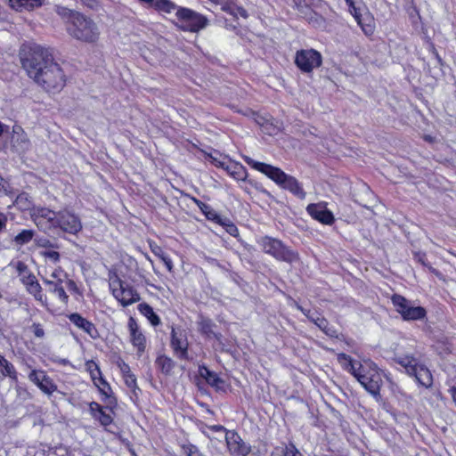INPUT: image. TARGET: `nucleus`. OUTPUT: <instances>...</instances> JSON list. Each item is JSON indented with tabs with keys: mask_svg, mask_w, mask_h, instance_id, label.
<instances>
[{
	"mask_svg": "<svg viewBox=\"0 0 456 456\" xmlns=\"http://www.w3.org/2000/svg\"><path fill=\"white\" fill-rule=\"evenodd\" d=\"M19 57L28 76L50 93H57L66 85V75L53 60L50 49L35 43L21 45Z\"/></svg>",
	"mask_w": 456,
	"mask_h": 456,
	"instance_id": "f257e3e1",
	"label": "nucleus"
},
{
	"mask_svg": "<svg viewBox=\"0 0 456 456\" xmlns=\"http://www.w3.org/2000/svg\"><path fill=\"white\" fill-rule=\"evenodd\" d=\"M244 159L245 162L252 168L265 174L278 185L281 186L285 190L289 191L297 198L301 200L305 198V191L303 190L300 183L294 176L287 175L279 167L266 163L256 161L249 157H245Z\"/></svg>",
	"mask_w": 456,
	"mask_h": 456,
	"instance_id": "f03ea898",
	"label": "nucleus"
},
{
	"mask_svg": "<svg viewBox=\"0 0 456 456\" xmlns=\"http://www.w3.org/2000/svg\"><path fill=\"white\" fill-rule=\"evenodd\" d=\"M339 363L348 371H350L361 383V385L371 395H377L379 393V382L374 379L375 375L367 373L366 367L376 371V364L372 362H364L365 365L353 361V359L346 354H340L338 356Z\"/></svg>",
	"mask_w": 456,
	"mask_h": 456,
	"instance_id": "7ed1b4c3",
	"label": "nucleus"
},
{
	"mask_svg": "<svg viewBox=\"0 0 456 456\" xmlns=\"http://www.w3.org/2000/svg\"><path fill=\"white\" fill-rule=\"evenodd\" d=\"M68 31L74 38L87 43L95 42L100 35L96 23L81 13L75 14V20L68 27Z\"/></svg>",
	"mask_w": 456,
	"mask_h": 456,
	"instance_id": "20e7f679",
	"label": "nucleus"
},
{
	"mask_svg": "<svg viewBox=\"0 0 456 456\" xmlns=\"http://www.w3.org/2000/svg\"><path fill=\"white\" fill-rule=\"evenodd\" d=\"M395 361L405 368L407 373L414 376L416 380L425 387H430L433 383V378L430 370L419 364L418 360L412 355H399L396 356Z\"/></svg>",
	"mask_w": 456,
	"mask_h": 456,
	"instance_id": "39448f33",
	"label": "nucleus"
},
{
	"mask_svg": "<svg viewBox=\"0 0 456 456\" xmlns=\"http://www.w3.org/2000/svg\"><path fill=\"white\" fill-rule=\"evenodd\" d=\"M260 245L265 253L273 256L279 261L293 263L298 258L297 254L286 247L280 240L265 236L261 239Z\"/></svg>",
	"mask_w": 456,
	"mask_h": 456,
	"instance_id": "423d86ee",
	"label": "nucleus"
},
{
	"mask_svg": "<svg viewBox=\"0 0 456 456\" xmlns=\"http://www.w3.org/2000/svg\"><path fill=\"white\" fill-rule=\"evenodd\" d=\"M110 288L114 297L118 300L123 306L130 305L141 299L137 290L118 276L110 280Z\"/></svg>",
	"mask_w": 456,
	"mask_h": 456,
	"instance_id": "0eeeda50",
	"label": "nucleus"
},
{
	"mask_svg": "<svg viewBox=\"0 0 456 456\" xmlns=\"http://www.w3.org/2000/svg\"><path fill=\"white\" fill-rule=\"evenodd\" d=\"M322 63V56L314 49H302L296 53L295 64L304 73H311Z\"/></svg>",
	"mask_w": 456,
	"mask_h": 456,
	"instance_id": "6e6552de",
	"label": "nucleus"
},
{
	"mask_svg": "<svg viewBox=\"0 0 456 456\" xmlns=\"http://www.w3.org/2000/svg\"><path fill=\"white\" fill-rule=\"evenodd\" d=\"M392 303L396 311L402 315L403 320L415 321L421 320L426 316V310L421 306H412L410 302L403 296L395 294L392 297Z\"/></svg>",
	"mask_w": 456,
	"mask_h": 456,
	"instance_id": "1a4fd4ad",
	"label": "nucleus"
},
{
	"mask_svg": "<svg viewBox=\"0 0 456 456\" xmlns=\"http://www.w3.org/2000/svg\"><path fill=\"white\" fill-rule=\"evenodd\" d=\"M83 228L81 219L69 209L58 211L55 229L72 235L77 234Z\"/></svg>",
	"mask_w": 456,
	"mask_h": 456,
	"instance_id": "9d476101",
	"label": "nucleus"
},
{
	"mask_svg": "<svg viewBox=\"0 0 456 456\" xmlns=\"http://www.w3.org/2000/svg\"><path fill=\"white\" fill-rule=\"evenodd\" d=\"M177 19L183 23V29L191 32H197L208 24L206 17L187 8L177 10Z\"/></svg>",
	"mask_w": 456,
	"mask_h": 456,
	"instance_id": "9b49d317",
	"label": "nucleus"
},
{
	"mask_svg": "<svg viewBox=\"0 0 456 456\" xmlns=\"http://www.w3.org/2000/svg\"><path fill=\"white\" fill-rule=\"evenodd\" d=\"M58 212L47 208L34 207L31 209V217L36 225L43 232H47L55 229Z\"/></svg>",
	"mask_w": 456,
	"mask_h": 456,
	"instance_id": "f8f14e48",
	"label": "nucleus"
},
{
	"mask_svg": "<svg viewBox=\"0 0 456 456\" xmlns=\"http://www.w3.org/2000/svg\"><path fill=\"white\" fill-rule=\"evenodd\" d=\"M225 441L228 450L232 454L247 456L251 452V447L235 431H227L225 433Z\"/></svg>",
	"mask_w": 456,
	"mask_h": 456,
	"instance_id": "ddd939ff",
	"label": "nucleus"
},
{
	"mask_svg": "<svg viewBox=\"0 0 456 456\" xmlns=\"http://www.w3.org/2000/svg\"><path fill=\"white\" fill-rule=\"evenodd\" d=\"M306 211L311 217L323 224L330 225L335 221L333 214L327 208L326 202L309 204Z\"/></svg>",
	"mask_w": 456,
	"mask_h": 456,
	"instance_id": "4468645a",
	"label": "nucleus"
},
{
	"mask_svg": "<svg viewBox=\"0 0 456 456\" xmlns=\"http://www.w3.org/2000/svg\"><path fill=\"white\" fill-rule=\"evenodd\" d=\"M171 346L179 358L188 359V340L183 330L172 329Z\"/></svg>",
	"mask_w": 456,
	"mask_h": 456,
	"instance_id": "2eb2a0df",
	"label": "nucleus"
},
{
	"mask_svg": "<svg viewBox=\"0 0 456 456\" xmlns=\"http://www.w3.org/2000/svg\"><path fill=\"white\" fill-rule=\"evenodd\" d=\"M28 379L45 394L52 395L57 389V386L43 370H33L29 373Z\"/></svg>",
	"mask_w": 456,
	"mask_h": 456,
	"instance_id": "dca6fc26",
	"label": "nucleus"
},
{
	"mask_svg": "<svg viewBox=\"0 0 456 456\" xmlns=\"http://www.w3.org/2000/svg\"><path fill=\"white\" fill-rule=\"evenodd\" d=\"M354 17L365 35L370 36L374 33V18L365 7H362V9L354 10Z\"/></svg>",
	"mask_w": 456,
	"mask_h": 456,
	"instance_id": "f3484780",
	"label": "nucleus"
},
{
	"mask_svg": "<svg viewBox=\"0 0 456 456\" xmlns=\"http://www.w3.org/2000/svg\"><path fill=\"white\" fill-rule=\"evenodd\" d=\"M306 317L313 322L322 331L330 338H338V330L329 324V322L318 313L308 311Z\"/></svg>",
	"mask_w": 456,
	"mask_h": 456,
	"instance_id": "a211bd4d",
	"label": "nucleus"
},
{
	"mask_svg": "<svg viewBox=\"0 0 456 456\" xmlns=\"http://www.w3.org/2000/svg\"><path fill=\"white\" fill-rule=\"evenodd\" d=\"M127 326L130 331L132 344L138 348L139 352H143L146 339L144 335L139 330V327L134 317L128 319Z\"/></svg>",
	"mask_w": 456,
	"mask_h": 456,
	"instance_id": "6ab92c4d",
	"label": "nucleus"
},
{
	"mask_svg": "<svg viewBox=\"0 0 456 456\" xmlns=\"http://www.w3.org/2000/svg\"><path fill=\"white\" fill-rule=\"evenodd\" d=\"M69 320L77 328L86 332L92 338L98 337V331L94 324L86 318L82 317L79 314L74 313L69 315Z\"/></svg>",
	"mask_w": 456,
	"mask_h": 456,
	"instance_id": "aec40b11",
	"label": "nucleus"
},
{
	"mask_svg": "<svg viewBox=\"0 0 456 456\" xmlns=\"http://www.w3.org/2000/svg\"><path fill=\"white\" fill-rule=\"evenodd\" d=\"M199 374L208 385L214 387L216 390L223 389L224 381L218 375L208 369L206 366H200Z\"/></svg>",
	"mask_w": 456,
	"mask_h": 456,
	"instance_id": "412c9836",
	"label": "nucleus"
},
{
	"mask_svg": "<svg viewBox=\"0 0 456 456\" xmlns=\"http://www.w3.org/2000/svg\"><path fill=\"white\" fill-rule=\"evenodd\" d=\"M200 320L198 322V327L200 332L206 335L208 338H215L217 340H220L221 334H217L214 331L215 323L208 318H206L202 315H200Z\"/></svg>",
	"mask_w": 456,
	"mask_h": 456,
	"instance_id": "4be33fe9",
	"label": "nucleus"
},
{
	"mask_svg": "<svg viewBox=\"0 0 456 456\" xmlns=\"http://www.w3.org/2000/svg\"><path fill=\"white\" fill-rule=\"evenodd\" d=\"M44 282L50 286V291L55 293L60 300L65 304L68 303L69 296L66 294L64 288L61 285L62 281L61 279H58V281L45 279L44 280Z\"/></svg>",
	"mask_w": 456,
	"mask_h": 456,
	"instance_id": "5701e85b",
	"label": "nucleus"
},
{
	"mask_svg": "<svg viewBox=\"0 0 456 456\" xmlns=\"http://www.w3.org/2000/svg\"><path fill=\"white\" fill-rule=\"evenodd\" d=\"M220 166L224 167L234 179L244 181L247 178V171L245 167L239 163H232L224 167V163H220Z\"/></svg>",
	"mask_w": 456,
	"mask_h": 456,
	"instance_id": "b1692460",
	"label": "nucleus"
},
{
	"mask_svg": "<svg viewBox=\"0 0 456 456\" xmlns=\"http://www.w3.org/2000/svg\"><path fill=\"white\" fill-rule=\"evenodd\" d=\"M153 6L156 10L168 14L175 13L177 17V10H182L170 0H154Z\"/></svg>",
	"mask_w": 456,
	"mask_h": 456,
	"instance_id": "393cba45",
	"label": "nucleus"
},
{
	"mask_svg": "<svg viewBox=\"0 0 456 456\" xmlns=\"http://www.w3.org/2000/svg\"><path fill=\"white\" fill-rule=\"evenodd\" d=\"M9 3L16 11H21L23 8L29 10L42 4L41 0H9Z\"/></svg>",
	"mask_w": 456,
	"mask_h": 456,
	"instance_id": "a878e982",
	"label": "nucleus"
},
{
	"mask_svg": "<svg viewBox=\"0 0 456 456\" xmlns=\"http://www.w3.org/2000/svg\"><path fill=\"white\" fill-rule=\"evenodd\" d=\"M138 310L153 326H158L160 323L159 317L154 313L153 308L150 305L142 303L138 305Z\"/></svg>",
	"mask_w": 456,
	"mask_h": 456,
	"instance_id": "bb28decb",
	"label": "nucleus"
},
{
	"mask_svg": "<svg viewBox=\"0 0 456 456\" xmlns=\"http://www.w3.org/2000/svg\"><path fill=\"white\" fill-rule=\"evenodd\" d=\"M156 366L162 373L169 375L175 367V362L166 355H159L156 359Z\"/></svg>",
	"mask_w": 456,
	"mask_h": 456,
	"instance_id": "cd10ccee",
	"label": "nucleus"
},
{
	"mask_svg": "<svg viewBox=\"0 0 456 456\" xmlns=\"http://www.w3.org/2000/svg\"><path fill=\"white\" fill-rule=\"evenodd\" d=\"M26 290L28 294L32 295L37 301H39L43 305H46V298L42 293V287L38 281L28 286Z\"/></svg>",
	"mask_w": 456,
	"mask_h": 456,
	"instance_id": "c85d7f7f",
	"label": "nucleus"
},
{
	"mask_svg": "<svg viewBox=\"0 0 456 456\" xmlns=\"http://www.w3.org/2000/svg\"><path fill=\"white\" fill-rule=\"evenodd\" d=\"M0 367H2L1 373L4 376H8L13 379H16V371L13 365L2 355H0Z\"/></svg>",
	"mask_w": 456,
	"mask_h": 456,
	"instance_id": "c756f323",
	"label": "nucleus"
},
{
	"mask_svg": "<svg viewBox=\"0 0 456 456\" xmlns=\"http://www.w3.org/2000/svg\"><path fill=\"white\" fill-rule=\"evenodd\" d=\"M217 224L223 226L230 235L233 237H237L239 235L237 226L228 217L222 216Z\"/></svg>",
	"mask_w": 456,
	"mask_h": 456,
	"instance_id": "7c9ffc66",
	"label": "nucleus"
},
{
	"mask_svg": "<svg viewBox=\"0 0 456 456\" xmlns=\"http://www.w3.org/2000/svg\"><path fill=\"white\" fill-rule=\"evenodd\" d=\"M34 237L33 230H22L20 233H18L14 238V242L22 246L28 243Z\"/></svg>",
	"mask_w": 456,
	"mask_h": 456,
	"instance_id": "2f4dec72",
	"label": "nucleus"
},
{
	"mask_svg": "<svg viewBox=\"0 0 456 456\" xmlns=\"http://www.w3.org/2000/svg\"><path fill=\"white\" fill-rule=\"evenodd\" d=\"M86 369L90 373V376L97 387H100V385L97 383L99 377H102V372L99 366L94 361H88L86 363Z\"/></svg>",
	"mask_w": 456,
	"mask_h": 456,
	"instance_id": "473e14b6",
	"label": "nucleus"
},
{
	"mask_svg": "<svg viewBox=\"0 0 456 456\" xmlns=\"http://www.w3.org/2000/svg\"><path fill=\"white\" fill-rule=\"evenodd\" d=\"M10 266H12L15 268V270L18 273V275L20 277V281L23 279V277L28 276V274L31 273V272L28 269V266L22 261H17V262H11L9 264Z\"/></svg>",
	"mask_w": 456,
	"mask_h": 456,
	"instance_id": "72a5a7b5",
	"label": "nucleus"
},
{
	"mask_svg": "<svg viewBox=\"0 0 456 456\" xmlns=\"http://www.w3.org/2000/svg\"><path fill=\"white\" fill-rule=\"evenodd\" d=\"M56 12L63 19H67L69 22L71 24L75 20V14H79L80 12L72 11L63 6H58L56 8Z\"/></svg>",
	"mask_w": 456,
	"mask_h": 456,
	"instance_id": "f704fd0d",
	"label": "nucleus"
},
{
	"mask_svg": "<svg viewBox=\"0 0 456 456\" xmlns=\"http://www.w3.org/2000/svg\"><path fill=\"white\" fill-rule=\"evenodd\" d=\"M15 203L20 208L28 209L30 208V201L28 195L25 192L19 194L16 198Z\"/></svg>",
	"mask_w": 456,
	"mask_h": 456,
	"instance_id": "c9c22d12",
	"label": "nucleus"
},
{
	"mask_svg": "<svg viewBox=\"0 0 456 456\" xmlns=\"http://www.w3.org/2000/svg\"><path fill=\"white\" fill-rule=\"evenodd\" d=\"M282 456H303L293 444H289L282 450Z\"/></svg>",
	"mask_w": 456,
	"mask_h": 456,
	"instance_id": "e433bc0d",
	"label": "nucleus"
},
{
	"mask_svg": "<svg viewBox=\"0 0 456 456\" xmlns=\"http://www.w3.org/2000/svg\"><path fill=\"white\" fill-rule=\"evenodd\" d=\"M97 383L100 385V387H98L100 392L106 396H110L109 392L111 391V388L109 383L102 377H99Z\"/></svg>",
	"mask_w": 456,
	"mask_h": 456,
	"instance_id": "4c0bfd02",
	"label": "nucleus"
},
{
	"mask_svg": "<svg viewBox=\"0 0 456 456\" xmlns=\"http://www.w3.org/2000/svg\"><path fill=\"white\" fill-rule=\"evenodd\" d=\"M183 449L187 456H202L197 446L193 444L183 445Z\"/></svg>",
	"mask_w": 456,
	"mask_h": 456,
	"instance_id": "58836bf2",
	"label": "nucleus"
},
{
	"mask_svg": "<svg viewBox=\"0 0 456 456\" xmlns=\"http://www.w3.org/2000/svg\"><path fill=\"white\" fill-rule=\"evenodd\" d=\"M95 419H97L102 426H108L112 422L111 416L104 411H101Z\"/></svg>",
	"mask_w": 456,
	"mask_h": 456,
	"instance_id": "ea45409f",
	"label": "nucleus"
},
{
	"mask_svg": "<svg viewBox=\"0 0 456 456\" xmlns=\"http://www.w3.org/2000/svg\"><path fill=\"white\" fill-rule=\"evenodd\" d=\"M124 378V380H125V383L126 385L131 388L132 390H134L135 388H137V386H136V378L135 376L132 373V374H126Z\"/></svg>",
	"mask_w": 456,
	"mask_h": 456,
	"instance_id": "a19ab883",
	"label": "nucleus"
},
{
	"mask_svg": "<svg viewBox=\"0 0 456 456\" xmlns=\"http://www.w3.org/2000/svg\"><path fill=\"white\" fill-rule=\"evenodd\" d=\"M205 216L211 221L218 223L219 219L222 217L220 215H218L210 206L209 208L206 212L203 213Z\"/></svg>",
	"mask_w": 456,
	"mask_h": 456,
	"instance_id": "79ce46f5",
	"label": "nucleus"
},
{
	"mask_svg": "<svg viewBox=\"0 0 456 456\" xmlns=\"http://www.w3.org/2000/svg\"><path fill=\"white\" fill-rule=\"evenodd\" d=\"M35 242H36L37 246H38L40 248H53V247L51 240L45 237H40V238L35 239Z\"/></svg>",
	"mask_w": 456,
	"mask_h": 456,
	"instance_id": "37998d69",
	"label": "nucleus"
},
{
	"mask_svg": "<svg viewBox=\"0 0 456 456\" xmlns=\"http://www.w3.org/2000/svg\"><path fill=\"white\" fill-rule=\"evenodd\" d=\"M42 255L53 262L56 263L60 260V254L57 251L49 250V251H44L42 252Z\"/></svg>",
	"mask_w": 456,
	"mask_h": 456,
	"instance_id": "c03bdc74",
	"label": "nucleus"
},
{
	"mask_svg": "<svg viewBox=\"0 0 456 456\" xmlns=\"http://www.w3.org/2000/svg\"><path fill=\"white\" fill-rule=\"evenodd\" d=\"M89 410L94 418H96L98 416V414L103 411L102 407L98 403H95V402L90 403Z\"/></svg>",
	"mask_w": 456,
	"mask_h": 456,
	"instance_id": "a18cd8bd",
	"label": "nucleus"
},
{
	"mask_svg": "<svg viewBox=\"0 0 456 456\" xmlns=\"http://www.w3.org/2000/svg\"><path fill=\"white\" fill-rule=\"evenodd\" d=\"M37 281V277L31 273L28 274V276L23 277V279L20 280L21 283L27 288L30 284L36 282Z\"/></svg>",
	"mask_w": 456,
	"mask_h": 456,
	"instance_id": "49530a36",
	"label": "nucleus"
},
{
	"mask_svg": "<svg viewBox=\"0 0 456 456\" xmlns=\"http://www.w3.org/2000/svg\"><path fill=\"white\" fill-rule=\"evenodd\" d=\"M158 249L159 251L161 252V260L164 262L168 271H171L173 268L172 260L164 253V251L160 248H158Z\"/></svg>",
	"mask_w": 456,
	"mask_h": 456,
	"instance_id": "de8ad7c7",
	"label": "nucleus"
},
{
	"mask_svg": "<svg viewBox=\"0 0 456 456\" xmlns=\"http://www.w3.org/2000/svg\"><path fill=\"white\" fill-rule=\"evenodd\" d=\"M416 258L418 259V261L419 263H421L424 266H427L428 267V269L433 273H435L436 275H438L439 273L438 271H436V269H434L432 266L428 265L426 261H425V255L424 254H417L416 255Z\"/></svg>",
	"mask_w": 456,
	"mask_h": 456,
	"instance_id": "09e8293b",
	"label": "nucleus"
},
{
	"mask_svg": "<svg viewBox=\"0 0 456 456\" xmlns=\"http://www.w3.org/2000/svg\"><path fill=\"white\" fill-rule=\"evenodd\" d=\"M190 199L199 207L202 213L206 212L209 208V205L202 202L195 197H190Z\"/></svg>",
	"mask_w": 456,
	"mask_h": 456,
	"instance_id": "8fccbe9b",
	"label": "nucleus"
},
{
	"mask_svg": "<svg viewBox=\"0 0 456 456\" xmlns=\"http://www.w3.org/2000/svg\"><path fill=\"white\" fill-rule=\"evenodd\" d=\"M295 4L300 7H310L314 4L315 0H294Z\"/></svg>",
	"mask_w": 456,
	"mask_h": 456,
	"instance_id": "3c124183",
	"label": "nucleus"
},
{
	"mask_svg": "<svg viewBox=\"0 0 456 456\" xmlns=\"http://www.w3.org/2000/svg\"><path fill=\"white\" fill-rule=\"evenodd\" d=\"M34 334L37 338H43L45 335L44 330L39 324H34Z\"/></svg>",
	"mask_w": 456,
	"mask_h": 456,
	"instance_id": "603ef678",
	"label": "nucleus"
},
{
	"mask_svg": "<svg viewBox=\"0 0 456 456\" xmlns=\"http://www.w3.org/2000/svg\"><path fill=\"white\" fill-rule=\"evenodd\" d=\"M82 4L91 8L94 9L97 6V0H80Z\"/></svg>",
	"mask_w": 456,
	"mask_h": 456,
	"instance_id": "864d4df0",
	"label": "nucleus"
},
{
	"mask_svg": "<svg viewBox=\"0 0 456 456\" xmlns=\"http://www.w3.org/2000/svg\"><path fill=\"white\" fill-rule=\"evenodd\" d=\"M348 7H349V11L350 12L354 15V10H357V9H362V7L360 6H356L354 0H346Z\"/></svg>",
	"mask_w": 456,
	"mask_h": 456,
	"instance_id": "5fc2aeb1",
	"label": "nucleus"
},
{
	"mask_svg": "<svg viewBox=\"0 0 456 456\" xmlns=\"http://www.w3.org/2000/svg\"><path fill=\"white\" fill-rule=\"evenodd\" d=\"M120 370L123 374V377H125L126 374H132L130 367L125 362H123L122 365H120Z\"/></svg>",
	"mask_w": 456,
	"mask_h": 456,
	"instance_id": "6e6d98bb",
	"label": "nucleus"
},
{
	"mask_svg": "<svg viewBox=\"0 0 456 456\" xmlns=\"http://www.w3.org/2000/svg\"><path fill=\"white\" fill-rule=\"evenodd\" d=\"M209 428L213 431H216V432H227L226 429L224 428V427L221 426V425H214V426H211L209 427Z\"/></svg>",
	"mask_w": 456,
	"mask_h": 456,
	"instance_id": "4d7b16f0",
	"label": "nucleus"
},
{
	"mask_svg": "<svg viewBox=\"0 0 456 456\" xmlns=\"http://www.w3.org/2000/svg\"><path fill=\"white\" fill-rule=\"evenodd\" d=\"M6 221V216L3 213H0V231L5 226Z\"/></svg>",
	"mask_w": 456,
	"mask_h": 456,
	"instance_id": "13d9d810",
	"label": "nucleus"
},
{
	"mask_svg": "<svg viewBox=\"0 0 456 456\" xmlns=\"http://www.w3.org/2000/svg\"><path fill=\"white\" fill-rule=\"evenodd\" d=\"M68 285H69V289H72V290H77V289L76 283L72 280H69L68 281Z\"/></svg>",
	"mask_w": 456,
	"mask_h": 456,
	"instance_id": "bf43d9fd",
	"label": "nucleus"
},
{
	"mask_svg": "<svg viewBox=\"0 0 456 456\" xmlns=\"http://www.w3.org/2000/svg\"><path fill=\"white\" fill-rule=\"evenodd\" d=\"M296 307L300 310L305 316L306 314H308V311L309 310H305L304 307H302L300 305H298L297 303H296Z\"/></svg>",
	"mask_w": 456,
	"mask_h": 456,
	"instance_id": "052dcab7",
	"label": "nucleus"
},
{
	"mask_svg": "<svg viewBox=\"0 0 456 456\" xmlns=\"http://www.w3.org/2000/svg\"><path fill=\"white\" fill-rule=\"evenodd\" d=\"M50 276L52 278L51 280H53V281L54 280L58 281V279H60L59 273L57 271L53 272Z\"/></svg>",
	"mask_w": 456,
	"mask_h": 456,
	"instance_id": "680f3d73",
	"label": "nucleus"
},
{
	"mask_svg": "<svg viewBox=\"0 0 456 456\" xmlns=\"http://www.w3.org/2000/svg\"><path fill=\"white\" fill-rule=\"evenodd\" d=\"M159 247H156V249H153V252L156 256H158L161 259V252L158 249Z\"/></svg>",
	"mask_w": 456,
	"mask_h": 456,
	"instance_id": "e2e57ef3",
	"label": "nucleus"
},
{
	"mask_svg": "<svg viewBox=\"0 0 456 456\" xmlns=\"http://www.w3.org/2000/svg\"><path fill=\"white\" fill-rule=\"evenodd\" d=\"M5 126L3 125L1 122H0V136L3 134L4 133V129Z\"/></svg>",
	"mask_w": 456,
	"mask_h": 456,
	"instance_id": "0e129e2a",
	"label": "nucleus"
},
{
	"mask_svg": "<svg viewBox=\"0 0 456 456\" xmlns=\"http://www.w3.org/2000/svg\"><path fill=\"white\" fill-rule=\"evenodd\" d=\"M2 297V296L0 295V297Z\"/></svg>",
	"mask_w": 456,
	"mask_h": 456,
	"instance_id": "69168bd1",
	"label": "nucleus"
}]
</instances>
